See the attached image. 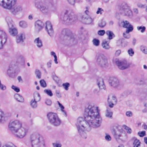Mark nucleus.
I'll use <instances>...</instances> for the list:
<instances>
[{"label":"nucleus","instance_id":"nucleus-1","mask_svg":"<svg viewBox=\"0 0 147 147\" xmlns=\"http://www.w3.org/2000/svg\"><path fill=\"white\" fill-rule=\"evenodd\" d=\"M99 114L98 107L90 105L85 109L84 120L82 117L78 118L76 126L79 133L82 137L86 138L85 131H89L92 127L97 128L100 126L102 118Z\"/></svg>","mask_w":147,"mask_h":147},{"label":"nucleus","instance_id":"nucleus-2","mask_svg":"<svg viewBox=\"0 0 147 147\" xmlns=\"http://www.w3.org/2000/svg\"><path fill=\"white\" fill-rule=\"evenodd\" d=\"M9 127L13 134L16 137L21 138L26 136L28 131L27 128L22 126L21 122L18 120L10 123Z\"/></svg>","mask_w":147,"mask_h":147},{"label":"nucleus","instance_id":"nucleus-3","mask_svg":"<svg viewBox=\"0 0 147 147\" xmlns=\"http://www.w3.org/2000/svg\"><path fill=\"white\" fill-rule=\"evenodd\" d=\"M30 142L31 147H44L45 146L43 137L38 133H33L30 135Z\"/></svg>","mask_w":147,"mask_h":147},{"label":"nucleus","instance_id":"nucleus-4","mask_svg":"<svg viewBox=\"0 0 147 147\" xmlns=\"http://www.w3.org/2000/svg\"><path fill=\"white\" fill-rule=\"evenodd\" d=\"M60 18L64 23L68 24L75 21L76 19V17L74 15L73 13L69 11L66 10L63 14L61 15Z\"/></svg>","mask_w":147,"mask_h":147},{"label":"nucleus","instance_id":"nucleus-5","mask_svg":"<svg viewBox=\"0 0 147 147\" xmlns=\"http://www.w3.org/2000/svg\"><path fill=\"white\" fill-rule=\"evenodd\" d=\"M35 6L42 13L46 14L49 13L50 11L53 9L52 4L50 3L41 5L40 2L36 1L35 2Z\"/></svg>","mask_w":147,"mask_h":147},{"label":"nucleus","instance_id":"nucleus-6","mask_svg":"<svg viewBox=\"0 0 147 147\" xmlns=\"http://www.w3.org/2000/svg\"><path fill=\"white\" fill-rule=\"evenodd\" d=\"M47 117L50 123L54 126L59 125L61 123L60 119L55 113L49 112L47 114Z\"/></svg>","mask_w":147,"mask_h":147},{"label":"nucleus","instance_id":"nucleus-7","mask_svg":"<svg viewBox=\"0 0 147 147\" xmlns=\"http://www.w3.org/2000/svg\"><path fill=\"white\" fill-rule=\"evenodd\" d=\"M96 63L99 66L102 68L106 67L108 65L107 59L103 54H99L96 56Z\"/></svg>","mask_w":147,"mask_h":147},{"label":"nucleus","instance_id":"nucleus-8","mask_svg":"<svg viewBox=\"0 0 147 147\" xmlns=\"http://www.w3.org/2000/svg\"><path fill=\"white\" fill-rule=\"evenodd\" d=\"M63 35V39L69 41L70 43H72L75 40L74 35L71 31L67 29H64L62 31Z\"/></svg>","mask_w":147,"mask_h":147},{"label":"nucleus","instance_id":"nucleus-9","mask_svg":"<svg viewBox=\"0 0 147 147\" xmlns=\"http://www.w3.org/2000/svg\"><path fill=\"white\" fill-rule=\"evenodd\" d=\"M16 1V0H0V6L9 10L14 5Z\"/></svg>","mask_w":147,"mask_h":147},{"label":"nucleus","instance_id":"nucleus-10","mask_svg":"<svg viewBox=\"0 0 147 147\" xmlns=\"http://www.w3.org/2000/svg\"><path fill=\"white\" fill-rule=\"evenodd\" d=\"M120 10L125 16L129 17L132 16V12L127 3H123L120 6Z\"/></svg>","mask_w":147,"mask_h":147},{"label":"nucleus","instance_id":"nucleus-11","mask_svg":"<svg viewBox=\"0 0 147 147\" xmlns=\"http://www.w3.org/2000/svg\"><path fill=\"white\" fill-rule=\"evenodd\" d=\"M121 26L124 28H127L126 32H132L134 29L133 26L127 20H123L121 22Z\"/></svg>","mask_w":147,"mask_h":147},{"label":"nucleus","instance_id":"nucleus-12","mask_svg":"<svg viewBox=\"0 0 147 147\" xmlns=\"http://www.w3.org/2000/svg\"><path fill=\"white\" fill-rule=\"evenodd\" d=\"M7 36L5 32L0 30V49L3 48V46L6 43Z\"/></svg>","mask_w":147,"mask_h":147},{"label":"nucleus","instance_id":"nucleus-13","mask_svg":"<svg viewBox=\"0 0 147 147\" xmlns=\"http://www.w3.org/2000/svg\"><path fill=\"white\" fill-rule=\"evenodd\" d=\"M115 63L118 68L121 70L127 69L129 66V65L127 63L126 61L120 62L118 61H116Z\"/></svg>","mask_w":147,"mask_h":147},{"label":"nucleus","instance_id":"nucleus-14","mask_svg":"<svg viewBox=\"0 0 147 147\" xmlns=\"http://www.w3.org/2000/svg\"><path fill=\"white\" fill-rule=\"evenodd\" d=\"M111 85L114 88H117L119 85V82L118 79L115 77H111L109 80Z\"/></svg>","mask_w":147,"mask_h":147},{"label":"nucleus","instance_id":"nucleus-15","mask_svg":"<svg viewBox=\"0 0 147 147\" xmlns=\"http://www.w3.org/2000/svg\"><path fill=\"white\" fill-rule=\"evenodd\" d=\"M46 25V29L48 32V34L50 36H52L53 34L54 31L51 22L49 21H47Z\"/></svg>","mask_w":147,"mask_h":147},{"label":"nucleus","instance_id":"nucleus-16","mask_svg":"<svg viewBox=\"0 0 147 147\" xmlns=\"http://www.w3.org/2000/svg\"><path fill=\"white\" fill-rule=\"evenodd\" d=\"M10 10L11 12L13 14L16 15L21 12L22 10V7L20 5H16L14 7L13 6Z\"/></svg>","mask_w":147,"mask_h":147},{"label":"nucleus","instance_id":"nucleus-17","mask_svg":"<svg viewBox=\"0 0 147 147\" xmlns=\"http://www.w3.org/2000/svg\"><path fill=\"white\" fill-rule=\"evenodd\" d=\"M44 23L40 20H38L35 23V30L37 32H38L43 28Z\"/></svg>","mask_w":147,"mask_h":147},{"label":"nucleus","instance_id":"nucleus-18","mask_svg":"<svg viewBox=\"0 0 147 147\" xmlns=\"http://www.w3.org/2000/svg\"><path fill=\"white\" fill-rule=\"evenodd\" d=\"M25 38V34L24 32H21L17 35L16 42L18 43H22Z\"/></svg>","mask_w":147,"mask_h":147},{"label":"nucleus","instance_id":"nucleus-19","mask_svg":"<svg viewBox=\"0 0 147 147\" xmlns=\"http://www.w3.org/2000/svg\"><path fill=\"white\" fill-rule=\"evenodd\" d=\"M92 19L89 16L83 15L82 17V21L86 24H90L92 22Z\"/></svg>","mask_w":147,"mask_h":147},{"label":"nucleus","instance_id":"nucleus-20","mask_svg":"<svg viewBox=\"0 0 147 147\" xmlns=\"http://www.w3.org/2000/svg\"><path fill=\"white\" fill-rule=\"evenodd\" d=\"M9 29V32L11 35L12 36H15L18 34V31L14 26L8 27Z\"/></svg>","mask_w":147,"mask_h":147},{"label":"nucleus","instance_id":"nucleus-21","mask_svg":"<svg viewBox=\"0 0 147 147\" xmlns=\"http://www.w3.org/2000/svg\"><path fill=\"white\" fill-rule=\"evenodd\" d=\"M97 84L99 88L100 89H104L105 87L103 79L102 78H99L97 80Z\"/></svg>","mask_w":147,"mask_h":147},{"label":"nucleus","instance_id":"nucleus-22","mask_svg":"<svg viewBox=\"0 0 147 147\" xmlns=\"http://www.w3.org/2000/svg\"><path fill=\"white\" fill-rule=\"evenodd\" d=\"M133 140V147H140L141 142L139 140L136 138H132Z\"/></svg>","mask_w":147,"mask_h":147},{"label":"nucleus","instance_id":"nucleus-23","mask_svg":"<svg viewBox=\"0 0 147 147\" xmlns=\"http://www.w3.org/2000/svg\"><path fill=\"white\" fill-rule=\"evenodd\" d=\"M34 42L38 47L40 48L42 47V42L39 38H36L34 40Z\"/></svg>","mask_w":147,"mask_h":147},{"label":"nucleus","instance_id":"nucleus-24","mask_svg":"<svg viewBox=\"0 0 147 147\" xmlns=\"http://www.w3.org/2000/svg\"><path fill=\"white\" fill-rule=\"evenodd\" d=\"M5 21L7 24L8 27L13 25V22L11 18L9 17H7L5 18Z\"/></svg>","mask_w":147,"mask_h":147},{"label":"nucleus","instance_id":"nucleus-25","mask_svg":"<svg viewBox=\"0 0 147 147\" xmlns=\"http://www.w3.org/2000/svg\"><path fill=\"white\" fill-rule=\"evenodd\" d=\"M102 46L103 48L106 50H108L110 48L109 43L107 41L105 40L102 41Z\"/></svg>","mask_w":147,"mask_h":147},{"label":"nucleus","instance_id":"nucleus-26","mask_svg":"<svg viewBox=\"0 0 147 147\" xmlns=\"http://www.w3.org/2000/svg\"><path fill=\"white\" fill-rule=\"evenodd\" d=\"M121 132H120L119 131H114L113 133V135L115 139L117 140L119 139L120 137L121 136Z\"/></svg>","mask_w":147,"mask_h":147},{"label":"nucleus","instance_id":"nucleus-27","mask_svg":"<svg viewBox=\"0 0 147 147\" xmlns=\"http://www.w3.org/2000/svg\"><path fill=\"white\" fill-rule=\"evenodd\" d=\"M108 101H117V99L116 96L112 94H109L107 98Z\"/></svg>","mask_w":147,"mask_h":147},{"label":"nucleus","instance_id":"nucleus-28","mask_svg":"<svg viewBox=\"0 0 147 147\" xmlns=\"http://www.w3.org/2000/svg\"><path fill=\"white\" fill-rule=\"evenodd\" d=\"M113 115V113L111 109L107 108L105 112V116L111 118Z\"/></svg>","mask_w":147,"mask_h":147},{"label":"nucleus","instance_id":"nucleus-29","mask_svg":"<svg viewBox=\"0 0 147 147\" xmlns=\"http://www.w3.org/2000/svg\"><path fill=\"white\" fill-rule=\"evenodd\" d=\"M5 121V117L3 112L0 109V122L3 123Z\"/></svg>","mask_w":147,"mask_h":147},{"label":"nucleus","instance_id":"nucleus-30","mask_svg":"<svg viewBox=\"0 0 147 147\" xmlns=\"http://www.w3.org/2000/svg\"><path fill=\"white\" fill-rule=\"evenodd\" d=\"M14 97L16 100L18 101H22L24 100L22 96L18 94H15L14 96Z\"/></svg>","mask_w":147,"mask_h":147},{"label":"nucleus","instance_id":"nucleus-31","mask_svg":"<svg viewBox=\"0 0 147 147\" xmlns=\"http://www.w3.org/2000/svg\"><path fill=\"white\" fill-rule=\"evenodd\" d=\"M131 92L132 91L131 90H127L126 91L122 93L121 95L120 98H123V96H126L128 95H129L131 94Z\"/></svg>","mask_w":147,"mask_h":147},{"label":"nucleus","instance_id":"nucleus-32","mask_svg":"<svg viewBox=\"0 0 147 147\" xmlns=\"http://www.w3.org/2000/svg\"><path fill=\"white\" fill-rule=\"evenodd\" d=\"M20 26L23 28H25L27 27L28 24L27 22L24 21H22L20 22Z\"/></svg>","mask_w":147,"mask_h":147},{"label":"nucleus","instance_id":"nucleus-33","mask_svg":"<svg viewBox=\"0 0 147 147\" xmlns=\"http://www.w3.org/2000/svg\"><path fill=\"white\" fill-rule=\"evenodd\" d=\"M106 34L109 36V38L111 40L113 38V36L114 35V34L111 31L109 30H107L106 32Z\"/></svg>","mask_w":147,"mask_h":147},{"label":"nucleus","instance_id":"nucleus-34","mask_svg":"<svg viewBox=\"0 0 147 147\" xmlns=\"http://www.w3.org/2000/svg\"><path fill=\"white\" fill-rule=\"evenodd\" d=\"M141 51L144 53L147 54V48L144 46H141L140 47Z\"/></svg>","mask_w":147,"mask_h":147},{"label":"nucleus","instance_id":"nucleus-35","mask_svg":"<svg viewBox=\"0 0 147 147\" xmlns=\"http://www.w3.org/2000/svg\"><path fill=\"white\" fill-rule=\"evenodd\" d=\"M58 104L59 106V107L61 108V111L63 113V114L65 116H67V114L66 112L63 109H64V107L59 102H58Z\"/></svg>","mask_w":147,"mask_h":147},{"label":"nucleus","instance_id":"nucleus-36","mask_svg":"<svg viewBox=\"0 0 147 147\" xmlns=\"http://www.w3.org/2000/svg\"><path fill=\"white\" fill-rule=\"evenodd\" d=\"M123 127L127 131V132L129 134H130L131 132V130L129 128V127L127 126L126 125H124L123 126Z\"/></svg>","mask_w":147,"mask_h":147},{"label":"nucleus","instance_id":"nucleus-37","mask_svg":"<svg viewBox=\"0 0 147 147\" xmlns=\"http://www.w3.org/2000/svg\"><path fill=\"white\" fill-rule=\"evenodd\" d=\"M92 42L93 45L95 46H98L99 45L100 41L98 39H94L92 40Z\"/></svg>","mask_w":147,"mask_h":147},{"label":"nucleus","instance_id":"nucleus-38","mask_svg":"<svg viewBox=\"0 0 147 147\" xmlns=\"http://www.w3.org/2000/svg\"><path fill=\"white\" fill-rule=\"evenodd\" d=\"M35 73L36 75V77L40 79L41 78V73L39 70L36 69L35 70Z\"/></svg>","mask_w":147,"mask_h":147},{"label":"nucleus","instance_id":"nucleus-39","mask_svg":"<svg viewBox=\"0 0 147 147\" xmlns=\"http://www.w3.org/2000/svg\"><path fill=\"white\" fill-rule=\"evenodd\" d=\"M137 29L138 30H141V32L142 33H143L145 31L146 27L145 26H138L137 27Z\"/></svg>","mask_w":147,"mask_h":147},{"label":"nucleus","instance_id":"nucleus-40","mask_svg":"<svg viewBox=\"0 0 147 147\" xmlns=\"http://www.w3.org/2000/svg\"><path fill=\"white\" fill-rule=\"evenodd\" d=\"M106 24L105 22L103 20H102L99 24L98 26L101 27L103 28L105 26Z\"/></svg>","mask_w":147,"mask_h":147},{"label":"nucleus","instance_id":"nucleus-41","mask_svg":"<svg viewBox=\"0 0 147 147\" xmlns=\"http://www.w3.org/2000/svg\"><path fill=\"white\" fill-rule=\"evenodd\" d=\"M62 86L66 90H67L68 89V87L70 86V84L68 83H64L63 84Z\"/></svg>","mask_w":147,"mask_h":147},{"label":"nucleus","instance_id":"nucleus-42","mask_svg":"<svg viewBox=\"0 0 147 147\" xmlns=\"http://www.w3.org/2000/svg\"><path fill=\"white\" fill-rule=\"evenodd\" d=\"M44 92L46 93L48 95L50 96H52L53 95V94L51 90H49L45 89L44 90Z\"/></svg>","mask_w":147,"mask_h":147},{"label":"nucleus","instance_id":"nucleus-43","mask_svg":"<svg viewBox=\"0 0 147 147\" xmlns=\"http://www.w3.org/2000/svg\"><path fill=\"white\" fill-rule=\"evenodd\" d=\"M40 85L43 87H46L47 86L46 83L45 81L43 80H42L40 81Z\"/></svg>","mask_w":147,"mask_h":147},{"label":"nucleus","instance_id":"nucleus-44","mask_svg":"<svg viewBox=\"0 0 147 147\" xmlns=\"http://www.w3.org/2000/svg\"><path fill=\"white\" fill-rule=\"evenodd\" d=\"M40 100V96L39 94L35 95L34 96V100L33 101H39Z\"/></svg>","mask_w":147,"mask_h":147},{"label":"nucleus","instance_id":"nucleus-45","mask_svg":"<svg viewBox=\"0 0 147 147\" xmlns=\"http://www.w3.org/2000/svg\"><path fill=\"white\" fill-rule=\"evenodd\" d=\"M16 146L12 143H9L3 145L2 147H16Z\"/></svg>","mask_w":147,"mask_h":147},{"label":"nucleus","instance_id":"nucleus-46","mask_svg":"<svg viewBox=\"0 0 147 147\" xmlns=\"http://www.w3.org/2000/svg\"><path fill=\"white\" fill-rule=\"evenodd\" d=\"M37 102H30V104L32 108H35L37 107Z\"/></svg>","mask_w":147,"mask_h":147},{"label":"nucleus","instance_id":"nucleus-47","mask_svg":"<svg viewBox=\"0 0 147 147\" xmlns=\"http://www.w3.org/2000/svg\"><path fill=\"white\" fill-rule=\"evenodd\" d=\"M18 61L19 62H24V57L22 56H19L18 58Z\"/></svg>","mask_w":147,"mask_h":147},{"label":"nucleus","instance_id":"nucleus-48","mask_svg":"<svg viewBox=\"0 0 147 147\" xmlns=\"http://www.w3.org/2000/svg\"><path fill=\"white\" fill-rule=\"evenodd\" d=\"M138 135L140 137H142L146 135L145 131H144L141 132L139 131L138 133Z\"/></svg>","mask_w":147,"mask_h":147},{"label":"nucleus","instance_id":"nucleus-49","mask_svg":"<svg viewBox=\"0 0 147 147\" xmlns=\"http://www.w3.org/2000/svg\"><path fill=\"white\" fill-rule=\"evenodd\" d=\"M129 33V32L127 33L126 32V31L123 34V37L126 38H129L130 37L129 35L128 34Z\"/></svg>","mask_w":147,"mask_h":147},{"label":"nucleus","instance_id":"nucleus-50","mask_svg":"<svg viewBox=\"0 0 147 147\" xmlns=\"http://www.w3.org/2000/svg\"><path fill=\"white\" fill-rule=\"evenodd\" d=\"M12 88L17 92H19L20 91V88L14 85L11 87Z\"/></svg>","mask_w":147,"mask_h":147},{"label":"nucleus","instance_id":"nucleus-51","mask_svg":"<svg viewBox=\"0 0 147 147\" xmlns=\"http://www.w3.org/2000/svg\"><path fill=\"white\" fill-rule=\"evenodd\" d=\"M105 32L104 30H101L98 31V34L100 36H103L105 33Z\"/></svg>","mask_w":147,"mask_h":147},{"label":"nucleus","instance_id":"nucleus-52","mask_svg":"<svg viewBox=\"0 0 147 147\" xmlns=\"http://www.w3.org/2000/svg\"><path fill=\"white\" fill-rule=\"evenodd\" d=\"M128 53L130 56H132L134 54V51L132 49H129L128 51Z\"/></svg>","mask_w":147,"mask_h":147},{"label":"nucleus","instance_id":"nucleus-53","mask_svg":"<svg viewBox=\"0 0 147 147\" xmlns=\"http://www.w3.org/2000/svg\"><path fill=\"white\" fill-rule=\"evenodd\" d=\"M137 6L141 8H146L145 5L142 4L140 3H138L137 4Z\"/></svg>","mask_w":147,"mask_h":147},{"label":"nucleus","instance_id":"nucleus-54","mask_svg":"<svg viewBox=\"0 0 147 147\" xmlns=\"http://www.w3.org/2000/svg\"><path fill=\"white\" fill-rule=\"evenodd\" d=\"M53 147H61V144L55 143H53Z\"/></svg>","mask_w":147,"mask_h":147},{"label":"nucleus","instance_id":"nucleus-55","mask_svg":"<svg viewBox=\"0 0 147 147\" xmlns=\"http://www.w3.org/2000/svg\"><path fill=\"white\" fill-rule=\"evenodd\" d=\"M126 115L128 117H131L132 115V113L130 111H127L126 113Z\"/></svg>","mask_w":147,"mask_h":147},{"label":"nucleus","instance_id":"nucleus-56","mask_svg":"<svg viewBox=\"0 0 147 147\" xmlns=\"http://www.w3.org/2000/svg\"><path fill=\"white\" fill-rule=\"evenodd\" d=\"M102 11H103V10L102 8H98L96 13L97 14L100 13V14H101L102 13Z\"/></svg>","mask_w":147,"mask_h":147},{"label":"nucleus","instance_id":"nucleus-57","mask_svg":"<svg viewBox=\"0 0 147 147\" xmlns=\"http://www.w3.org/2000/svg\"><path fill=\"white\" fill-rule=\"evenodd\" d=\"M106 140L108 141H110L111 140V136L108 135H107L105 137Z\"/></svg>","mask_w":147,"mask_h":147},{"label":"nucleus","instance_id":"nucleus-58","mask_svg":"<svg viewBox=\"0 0 147 147\" xmlns=\"http://www.w3.org/2000/svg\"><path fill=\"white\" fill-rule=\"evenodd\" d=\"M116 104V102H115V103H113L112 102H109V106L111 108L113 107L114 105H115Z\"/></svg>","mask_w":147,"mask_h":147},{"label":"nucleus","instance_id":"nucleus-59","mask_svg":"<svg viewBox=\"0 0 147 147\" xmlns=\"http://www.w3.org/2000/svg\"><path fill=\"white\" fill-rule=\"evenodd\" d=\"M0 88L1 89L3 90H5L6 88L5 86L2 84L0 85Z\"/></svg>","mask_w":147,"mask_h":147},{"label":"nucleus","instance_id":"nucleus-60","mask_svg":"<svg viewBox=\"0 0 147 147\" xmlns=\"http://www.w3.org/2000/svg\"><path fill=\"white\" fill-rule=\"evenodd\" d=\"M121 51L120 50H118L116 51L115 53V55L116 56H118L120 54Z\"/></svg>","mask_w":147,"mask_h":147},{"label":"nucleus","instance_id":"nucleus-61","mask_svg":"<svg viewBox=\"0 0 147 147\" xmlns=\"http://www.w3.org/2000/svg\"><path fill=\"white\" fill-rule=\"evenodd\" d=\"M69 3L72 5L74 4L75 0H67Z\"/></svg>","mask_w":147,"mask_h":147},{"label":"nucleus","instance_id":"nucleus-62","mask_svg":"<svg viewBox=\"0 0 147 147\" xmlns=\"http://www.w3.org/2000/svg\"><path fill=\"white\" fill-rule=\"evenodd\" d=\"M93 92L94 94H98L99 92V90L98 89H95L94 90Z\"/></svg>","mask_w":147,"mask_h":147},{"label":"nucleus","instance_id":"nucleus-63","mask_svg":"<svg viewBox=\"0 0 147 147\" xmlns=\"http://www.w3.org/2000/svg\"><path fill=\"white\" fill-rule=\"evenodd\" d=\"M86 10L85 11V13H86V16H88V15L89 13V11H88V10L89 9V8L88 7H86Z\"/></svg>","mask_w":147,"mask_h":147},{"label":"nucleus","instance_id":"nucleus-64","mask_svg":"<svg viewBox=\"0 0 147 147\" xmlns=\"http://www.w3.org/2000/svg\"><path fill=\"white\" fill-rule=\"evenodd\" d=\"M52 63V61H50L48 62L47 63V65L48 68H50L51 67V65Z\"/></svg>","mask_w":147,"mask_h":147}]
</instances>
